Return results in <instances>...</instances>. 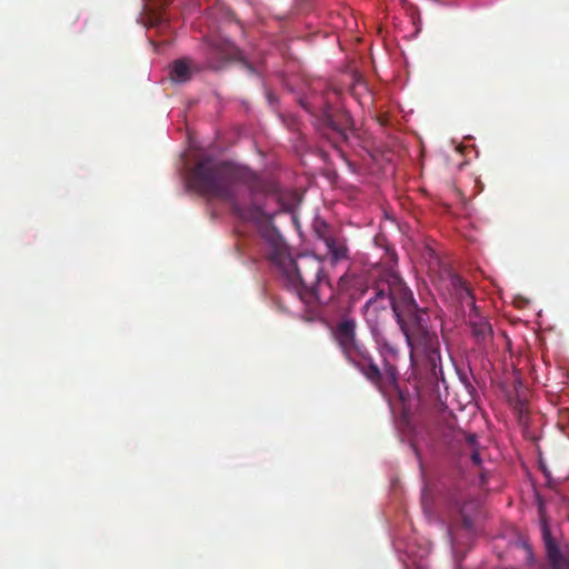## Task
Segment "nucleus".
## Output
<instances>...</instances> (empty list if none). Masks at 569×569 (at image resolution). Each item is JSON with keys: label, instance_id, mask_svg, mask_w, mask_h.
I'll use <instances>...</instances> for the list:
<instances>
[{"label": "nucleus", "instance_id": "obj_11", "mask_svg": "<svg viewBox=\"0 0 569 569\" xmlns=\"http://www.w3.org/2000/svg\"><path fill=\"white\" fill-rule=\"evenodd\" d=\"M475 506H476L475 501H468L459 508V512H460L463 526L467 529H470L472 527V519L468 512H469V510L473 509Z\"/></svg>", "mask_w": 569, "mask_h": 569}, {"label": "nucleus", "instance_id": "obj_4", "mask_svg": "<svg viewBox=\"0 0 569 569\" xmlns=\"http://www.w3.org/2000/svg\"><path fill=\"white\" fill-rule=\"evenodd\" d=\"M283 286L306 302L320 301V290L330 286L323 273V262L315 254H291L278 270Z\"/></svg>", "mask_w": 569, "mask_h": 569}, {"label": "nucleus", "instance_id": "obj_15", "mask_svg": "<svg viewBox=\"0 0 569 569\" xmlns=\"http://www.w3.org/2000/svg\"><path fill=\"white\" fill-rule=\"evenodd\" d=\"M470 457H471V461L473 462V465H476V466H479V465H480L481 459H480V455H479V452H478V450H477V449H473V450L471 451Z\"/></svg>", "mask_w": 569, "mask_h": 569}, {"label": "nucleus", "instance_id": "obj_1", "mask_svg": "<svg viewBox=\"0 0 569 569\" xmlns=\"http://www.w3.org/2000/svg\"><path fill=\"white\" fill-rule=\"evenodd\" d=\"M190 186L209 199L226 202L238 220L257 224L263 256L280 269L290 256L289 249L258 202L259 197L276 191L271 181L248 168L204 157L192 168Z\"/></svg>", "mask_w": 569, "mask_h": 569}, {"label": "nucleus", "instance_id": "obj_3", "mask_svg": "<svg viewBox=\"0 0 569 569\" xmlns=\"http://www.w3.org/2000/svg\"><path fill=\"white\" fill-rule=\"evenodd\" d=\"M358 322L353 317H341L330 333L346 361L361 372L381 392H395L403 402L405 396L398 386V369L387 359L382 367L375 361L367 346L357 336Z\"/></svg>", "mask_w": 569, "mask_h": 569}, {"label": "nucleus", "instance_id": "obj_10", "mask_svg": "<svg viewBox=\"0 0 569 569\" xmlns=\"http://www.w3.org/2000/svg\"><path fill=\"white\" fill-rule=\"evenodd\" d=\"M323 242L331 254L333 261L346 259L348 256V248L345 241L336 239L331 236H321Z\"/></svg>", "mask_w": 569, "mask_h": 569}, {"label": "nucleus", "instance_id": "obj_8", "mask_svg": "<svg viewBox=\"0 0 569 569\" xmlns=\"http://www.w3.org/2000/svg\"><path fill=\"white\" fill-rule=\"evenodd\" d=\"M330 94H332V92L323 91L321 89L319 92H315L310 97L302 98L300 103L308 112L322 118L328 126L337 129L329 101Z\"/></svg>", "mask_w": 569, "mask_h": 569}, {"label": "nucleus", "instance_id": "obj_7", "mask_svg": "<svg viewBox=\"0 0 569 569\" xmlns=\"http://www.w3.org/2000/svg\"><path fill=\"white\" fill-rule=\"evenodd\" d=\"M541 537L545 543L548 561L552 569H569V558L561 550L556 539L551 535L543 507H539Z\"/></svg>", "mask_w": 569, "mask_h": 569}, {"label": "nucleus", "instance_id": "obj_6", "mask_svg": "<svg viewBox=\"0 0 569 569\" xmlns=\"http://www.w3.org/2000/svg\"><path fill=\"white\" fill-rule=\"evenodd\" d=\"M450 281L461 302H466L471 307V312L473 315H469L468 321L471 336L480 348L486 349L491 345L493 339V332L490 322L486 318L478 315L475 298L467 283L457 274H450Z\"/></svg>", "mask_w": 569, "mask_h": 569}, {"label": "nucleus", "instance_id": "obj_17", "mask_svg": "<svg viewBox=\"0 0 569 569\" xmlns=\"http://www.w3.org/2000/svg\"><path fill=\"white\" fill-rule=\"evenodd\" d=\"M422 503L425 505L426 503V496L423 495L422 497Z\"/></svg>", "mask_w": 569, "mask_h": 569}, {"label": "nucleus", "instance_id": "obj_16", "mask_svg": "<svg viewBox=\"0 0 569 569\" xmlns=\"http://www.w3.org/2000/svg\"><path fill=\"white\" fill-rule=\"evenodd\" d=\"M162 2V4H167L169 3L171 0H160Z\"/></svg>", "mask_w": 569, "mask_h": 569}, {"label": "nucleus", "instance_id": "obj_12", "mask_svg": "<svg viewBox=\"0 0 569 569\" xmlns=\"http://www.w3.org/2000/svg\"><path fill=\"white\" fill-rule=\"evenodd\" d=\"M519 547H520V548L523 550V552H525V557H526V561H527V563H528V565L533 563V552H532L531 547H530L527 542H525V541L520 542V543H519Z\"/></svg>", "mask_w": 569, "mask_h": 569}, {"label": "nucleus", "instance_id": "obj_13", "mask_svg": "<svg viewBox=\"0 0 569 569\" xmlns=\"http://www.w3.org/2000/svg\"><path fill=\"white\" fill-rule=\"evenodd\" d=\"M467 445L471 448V450L477 449V436L473 433H468L465 437Z\"/></svg>", "mask_w": 569, "mask_h": 569}, {"label": "nucleus", "instance_id": "obj_9", "mask_svg": "<svg viewBox=\"0 0 569 569\" xmlns=\"http://www.w3.org/2000/svg\"><path fill=\"white\" fill-rule=\"evenodd\" d=\"M194 64H199L189 58L178 59L170 67V79L174 82L184 83L197 73Z\"/></svg>", "mask_w": 569, "mask_h": 569}, {"label": "nucleus", "instance_id": "obj_14", "mask_svg": "<svg viewBox=\"0 0 569 569\" xmlns=\"http://www.w3.org/2000/svg\"><path fill=\"white\" fill-rule=\"evenodd\" d=\"M349 280H350V278L348 274H343L340 277L339 282H338V287H339L340 291H343L347 289Z\"/></svg>", "mask_w": 569, "mask_h": 569}, {"label": "nucleus", "instance_id": "obj_5", "mask_svg": "<svg viewBox=\"0 0 569 569\" xmlns=\"http://www.w3.org/2000/svg\"><path fill=\"white\" fill-rule=\"evenodd\" d=\"M202 62L194 64L196 71H219L240 57V50L229 39L219 34L207 37L201 46Z\"/></svg>", "mask_w": 569, "mask_h": 569}, {"label": "nucleus", "instance_id": "obj_2", "mask_svg": "<svg viewBox=\"0 0 569 569\" xmlns=\"http://www.w3.org/2000/svg\"><path fill=\"white\" fill-rule=\"evenodd\" d=\"M372 289L373 296L365 305L367 321L375 322L372 333L377 331L379 312L391 309L410 349V359H422L432 382L445 381L440 342L437 333L428 329L427 308L418 306L412 291L393 271L381 274Z\"/></svg>", "mask_w": 569, "mask_h": 569}]
</instances>
